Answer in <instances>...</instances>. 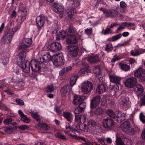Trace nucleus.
I'll list each match as a JSON object with an SVG mask.
<instances>
[{
	"label": "nucleus",
	"mask_w": 145,
	"mask_h": 145,
	"mask_svg": "<svg viewBox=\"0 0 145 145\" xmlns=\"http://www.w3.org/2000/svg\"><path fill=\"white\" fill-rule=\"evenodd\" d=\"M14 33V32L13 29L8 28L4 31V35L5 36H7L9 37H10L12 39Z\"/></svg>",
	"instance_id": "obj_28"
},
{
	"label": "nucleus",
	"mask_w": 145,
	"mask_h": 145,
	"mask_svg": "<svg viewBox=\"0 0 145 145\" xmlns=\"http://www.w3.org/2000/svg\"><path fill=\"white\" fill-rule=\"evenodd\" d=\"M100 59L98 55L95 56H91L88 59V61L91 63L94 64L99 62Z\"/></svg>",
	"instance_id": "obj_23"
},
{
	"label": "nucleus",
	"mask_w": 145,
	"mask_h": 145,
	"mask_svg": "<svg viewBox=\"0 0 145 145\" xmlns=\"http://www.w3.org/2000/svg\"><path fill=\"white\" fill-rule=\"evenodd\" d=\"M101 99V97L97 95L93 98L91 100L90 107L91 109L97 106L99 104Z\"/></svg>",
	"instance_id": "obj_15"
},
{
	"label": "nucleus",
	"mask_w": 145,
	"mask_h": 145,
	"mask_svg": "<svg viewBox=\"0 0 145 145\" xmlns=\"http://www.w3.org/2000/svg\"><path fill=\"white\" fill-rule=\"evenodd\" d=\"M129 101L128 97L126 96H122L119 100L120 104L123 105H127Z\"/></svg>",
	"instance_id": "obj_29"
},
{
	"label": "nucleus",
	"mask_w": 145,
	"mask_h": 145,
	"mask_svg": "<svg viewBox=\"0 0 145 145\" xmlns=\"http://www.w3.org/2000/svg\"><path fill=\"white\" fill-rule=\"evenodd\" d=\"M144 73H145V70L142 68L138 69L134 73V75L135 77L139 78Z\"/></svg>",
	"instance_id": "obj_27"
},
{
	"label": "nucleus",
	"mask_w": 145,
	"mask_h": 145,
	"mask_svg": "<svg viewBox=\"0 0 145 145\" xmlns=\"http://www.w3.org/2000/svg\"><path fill=\"white\" fill-rule=\"evenodd\" d=\"M63 116L69 121H71L73 119V116L69 112H65L63 113Z\"/></svg>",
	"instance_id": "obj_32"
},
{
	"label": "nucleus",
	"mask_w": 145,
	"mask_h": 145,
	"mask_svg": "<svg viewBox=\"0 0 145 145\" xmlns=\"http://www.w3.org/2000/svg\"><path fill=\"white\" fill-rule=\"evenodd\" d=\"M2 129L5 133H11L12 132V128L3 127Z\"/></svg>",
	"instance_id": "obj_47"
},
{
	"label": "nucleus",
	"mask_w": 145,
	"mask_h": 145,
	"mask_svg": "<svg viewBox=\"0 0 145 145\" xmlns=\"http://www.w3.org/2000/svg\"><path fill=\"white\" fill-rule=\"evenodd\" d=\"M125 24L123 23L122 24H121L117 29L116 31V33H118L122 29H123L125 27Z\"/></svg>",
	"instance_id": "obj_58"
},
{
	"label": "nucleus",
	"mask_w": 145,
	"mask_h": 145,
	"mask_svg": "<svg viewBox=\"0 0 145 145\" xmlns=\"http://www.w3.org/2000/svg\"><path fill=\"white\" fill-rule=\"evenodd\" d=\"M55 89L54 86L52 84L47 86L46 89V91L47 92H52Z\"/></svg>",
	"instance_id": "obj_43"
},
{
	"label": "nucleus",
	"mask_w": 145,
	"mask_h": 145,
	"mask_svg": "<svg viewBox=\"0 0 145 145\" xmlns=\"http://www.w3.org/2000/svg\"><path fill=\"white\" fill-rule=\"evenodd\" d=\"M138 49L135 48L134 50H132L130 52L131 55L133 56H139V54L138 53Z\"/></svg>",
	"instance_id": "obj_46"
},
{
	"label": "nucleus",
	"mask_w": 145,
	"mask_h": 145,
	"mask_svg": "<svg viewBox=\"0 0 145 145\" xmlns=\"http://www.w3.org/2000/svg\"><path fill=\"white\" fill-rule=\"evenodd\" d=\"M116 116L114 119L118 123H121L125 119V114L120 112H118L116 113Z\"/></svg>",
	"instance_id": "obj_21"
},
{
	"label": "nucleus",
	"mask_w": 145,
	"mask_h": 145,
	"mask_svg": "<svg viewBox=\"0 0 145 145\" xmlns=\"http://www.w3.org/2000/svg\"><path fill=\"white\" fill-rule=\"evenodd\" d=\"M102 123L103 127L106 129H112L115 127L114 121L110 118H107L103 119Z\"/></svg>",
	"instance_id": "obj_4"
},
{
	"label": "nucleus",
	"mask_w": 145,
	"mask_h": 145,
	"mask_svg": "<svg viewBox=\"0 0 145 145\" xmlns=\"http://www.w3.org/2000/svg\"><path fill=\"white\" fill-rule=\"evenodd\" d=\"M85 99V97L84 96L75 95L74 96L72 103L74 105H78L81 102L83 101Z\"/></svg>",
	"instance_id": "obj_19"
},
{
	"label": "nucleus",
	"mask_w": 145,
	"mask_h": 145,
	"mask_svg": "<svg viewBox=\"0 0 145 145\" xmlns=\"http://www.w3.org/2000/svg\"><path fill=\"white\" fill-rule=\"evenodd\" d=\"M67 49L68 53L72 57L76 56L79 50L77 46L73 45L68 46H67Z\"/></svg>",
	"instance_id": "obj_7"
},
{
	"label": "nucleus",
	"mask_w": 145,
	"mask_h": 145,
	"mask_svg": "<svg viewBox=\"0 0 145 145\" xmlns=\"http://www.w3.org/2000/svg\"><path fill=\"white\" fill-rule=\"evenodd\" d=\"M83 110L81 109L79 106H78L75 108L74 112L76 115L79 114L82 112Z\"/></svg>",
	"instance_id": "obj_60"
},
{
	"label": "nucleus",
	"mask_w": 145,
	"mask_h": 145,
	"mask_svg": "<svg viewBox=\"0 0 145 145\" xmlns=\"http://www.w3.org/2000/svg\"><path fill=\"white\" fill-rule=\"evenodd\" d=\"M120 127L122 130L127 133H129L132 131L130 121L127 120L121 125Z\"/></svg>",
	"instance_id": "obj_13"
},
{
	"label": "nucleus",
	"mask_w": 145,
	"mask_h": 145,
	"mask_svg": "<svg viewBox=\"0 0 145 145\" xmlns=\"http://www.w3.org/2000/svg\"><path fill=\"white\" fill-rule=\"evenodd\" d=\"M53 8V10L55 12L59 14L60 16H62L63 14L64 7L62 5L58 3H54Z\"/></svg>",
	"instance_id": "obj_12"
},
{
	"label": "nucleus",
	"mask_w": 145,
	"mask_h": 145,
	"mask_svg": "<svg viewBox=\"0 0 145 145\" xmlns=\"http://www.w3.org/2000/svg\"><path fill=\"white\" fill-rule=\"evenodd\" d=\"M67 42L69 44H76L78 42L77 37L76 34H69L68 35Z\"/></svg>",
	"instance_id": "obj_18"
},
{
	"label": "nucleus",
	"mask_w": 145,
	"mask_h": 145,
	"mask_svg": "<svg viewBox=\"0 0 145 145\" xmlns=\"http://www.w3.org/2000/svg\"><path fill=\"white\" fill-rule=\"evenodd\" d=\"M9 55L8 54L6 53L2 57V63L4 65H6L8 63L9 61Z\"/></svg>",
	"instance_id": "obj_34"
},
{
	"label": "nucleus",
	"mask_w": 145,
	"mask_h": 145,
	"mask_svg": "<svg viewBox=\"0 0 145 145\" xmlns=\"http://www.w3.org/2000/svg\"><path fill=\"white\" fill-rule=\"evenodd\" d=\"M31 114V116L39 123L41 122V119L37 112H35L34 111H31L29 112Z\"/></svg>",
	"instance_id": "obj_25"
},
{
	"label": "nucleus",
	"mask_w": 145,
	"mask_h": 145,
	"mask_svg": "<svg viewBox=\"0 0 145 145\" xmlns=\"http://www.w3.org/2000/svg\"><path fill=\"white\" fill-rule=\"evenodd\" d=\"M140 101V105L141 106L145 105V95L141 98Z\"/></svg>",
	"instance_id": "obj_64"
},
{
	"label": "nucleus",
	"mask_w": 145,
	"mask_h": 145,
	"mask_svg": "<svg viewBox=\"0 0 145 145\" xmlns=\"http://www.w3.org/2000/svg\"><path fill=\"white\" fill-rule=\"evenodd\" d=\"M121 36L122 34H119L112 37L111 38V40L112 41H115L121 38Z\"/></svg>",
	"instance_id": "obj_52"
},
{
	"label": "nucleus",
	"mask_w": 145,
	"mask_h": 145,
	"mask_svg": "<svg viewBox=\"0 0 145 145\" xmlns=\"http://www.w3.org/2000/svg\"><path fill=\"white\" fill-rule=\"evenodd\" d=\"M60 37L62 39H64L68 35V33L65 31H61L60 32Z\"/></svg>",
	"instance_id": "obj_50"
},
{
	"label": "nucleus",
	"mask_w": 145,
	"mask_h": 145,
	"mask_svg": "<svg viewBox=\"0 0 145 145\" xmlns=\"http://www.w3.org/2000/svg\"><path fill=\"white\" fill-rule=\"evenodd\" d=\"M120 67L121 69L124 71H127L130 69V67L127 64L122 63H120L119 64Z\"/></svg>",
	"instance_id": "obj_31"
},
{
	"label": "nucleus",
	"mask_w": 145,
	"mask_h": 145,
	"mask_svg": "<svg viewBox=\"0 0 145 145\" xmlns=\"http://www.w3.org/2000/svg\"><path fill=\"white\" fill-rule=\"evenodd\" d=\"M38 125L39 127L45 130H49L50 129V127L48 125L45 123H41L40 122L38 123Z\"/></svg>",
	"instance_id": "obj_33"
},
{
	"label": "nucleus",
	"mask_w": 145,
	"mask_h": 145,
	"mask_svg": "<svg viewBox=\"0 0 145 145\" xmlns=\"http://www.w3.org/2000/svg\"><path fill=\"white\" fill-rule=\"evenodd\" d=\"M45 18V16L43 14L40 15L36 18V21L38 31L40 30L41 28L44 25Z\"/></svg>",
	"instance_id": "obj_10"
},
{
	"label": "nucleus",
	"mask_w": 145,
	"mask_h": 145,
	"mask_svg": "<svg viewBox=\"0 0 145 145\" xmlns=\"http://www.w3.org/2000/svg\"><path fill=\"white\" fill-rule=\"evenodd\" d=\"M48 49L52 52H57L61 49V46L60 43L57 42H53L48 47Z\"/></svg>",
	"instance_id": "obj_11"
},
{
	"label": "nucleus",
	"mask_w": 145,
	"mask_h": 145,
	"mask_svg": "<svg viewBox=\"0 0 145 145\" xmlns=\"http://www.w3.org/2000/svg\"><path fill=\"white\" fill-rule=\"evenodd\" d=\"M65 128L66 129H69L70 131H77L76 130V129H75L74 128L72 127L69 124V123H68L65 126Z\"/></svg>",
	"instance_id": "obj_54"
},
{
	"label": "nucleus",
	"mask_w": 145,
	"mask_h": 145,
	"mask_svg": "<svg viewBox=\"0 0 145 145\" xmlns=\"http://www.w3.org/2000/svg\"><path fill=\"white\" fill-rule=\"evenodd\" d=\"M112 32L111 30L109 28H107L105 30H104V32H102V33H103L104 35H106L109 33H111Z\"/></svg>",
	"instance_id": "obj_63"
},
{
	"label": "nucleus",
	"mask_w": 145,
	"mask_h": 145,
	"mask_svg": "<svg viewBox=\"0 0 145 145\" xmlns=\"http://www.w3.org/2000/svg\"><path fill=\"white\" fill-rule=\"evenodd\" d=\"M88 125L91 128L92 132L95 134L99 132V127L97 125L96 122L94 120L90 119L88 120Z\"/></svg>",
	"instance_id": "obj_9"
},
{
	"label": "nucleus",
	"mask_w": 145,
	"mask_h": 145,
	"mask_svg": "<svg viewBox=\"0 0 145 145\" xmlns=\"http://www.w3.org/2000/svg\"><path fill=\"white\" fill-rule=\"evenodd\" d=\"M51 57L50 53L47 52L46 54H44L40 58L39 61L40 62L46 64H45L48 62L50 59Z\"/></svg>",
	"instance_id": "obj_20"
},
{
	"label": "nucleus",
	"mask_w": 145,
	"mask_h": 145,
	"mask_svg": "<svg viewBox=\"0 0 145 145\" xmlns=\"http://www.w3.org/2000/svg\"><path fill=\"white\" fill-rule=\"evenodd\" d=\"M21 65H18L21 67L22 71L25 73H28L30 71L29 62L26 60V61L21 63Z\"/></svg>",
	"instance_id": "obj_16"
},
{
	"label": "nucleus",
	"mask_w": 145,
	"mask_h": 145,
	"mask_svg": "<svg viewBox=\"0 0 145 145\" xmlns=\"http://www.w3.org/2000/svg\"><path fill=\"white\" fill-rule=\"evenodd\" d=\"M26 55V52L24 50L19 53L17 59V64L18 65L21 66L22 63L26 61V60H25Z\"/></svg>",
	"instance_id": "obj_14"
},
{
	"label": "nucleus",
	"mask_w": 145,
	"mask_h": 145,
	"mask_svg": "<svg viewBox=\"0 0 145 145\" xmlns=\"http://www.w3.org/2000/svg\"><path fill=\"white\" fill-rule=\"evenodd\" d=\"M133 91L138 97H140L143 94V87L140 84H138L135 87Z\"/></svg>",
	"instance_id": "obj_17"
},
{
	"label": "nucleus",
	"mask_w": 145,
	"mask_h": 145,
	"mask_svg": "<svg viewBox=\"0 0 145 145\" xmlns=\"http://www.w3.org/2000/svg\"><path fill=\"white\" fill-rule=\"evenodd\" d=\"M22 40L29 47L32 44V40L31 38H23Z\"/></svg>",
	"instance_id": "obj_36"
},
{
	"label": "nucleus",
	"mask_w": 145,
	"mask_h": 145,
	"mask_svg": "<svg viewBox=\"0 0 145 145\" xmlns=\"http://www.w3.org/2000/svg\"><path fill=\"white\" fill-rule=\"evenodd\" d=\"M121 138L122 139H124L123 143H124V145H132V141L124 136H122Z\"/></svg>",
	"instance_id": "obj_39"
},
{
	"label": "nucleus",
	"mask_w": 145,
	"mask_h": 145,
	"mask_svg": "<svg viewBox=\"0 0 145 145\" xmlns=\"http://www.w3.org/2000/svg\"><path fill=\"white\" fill-rule=\"evenodd\" d=\"M4 91L7 94L11 95L12 97H14L16 96L15 94L10 91L9 89L4 90Z\"/></svg>",
	"instance_id": "obj_59"
},
{
	"label": "nucleus",
	"mask_w": 145,
	"mask_h": 145,
	"mask_svg": "<svg viewBox=\"0 0 145 145\" xmlns=\"http://www.w3.org/2000/svg\"><path fill=\"white\" fill-rule=\"evenodd\" d=\"M66 11L68 15V17L70 18H72L73 17L74 13V8L73 7L68 8Z\"/></svg>",
	"instance_id": "obj_35"
},
{
	"label": "nucleus",
	"mask_w": 145,
	"mask_h": 145,
	"mask_svg": "<svg viewBox=\"0 0 145 145\" xmlns=\"http://www.w3.org/2000/svg\"><path fill=\"white\" fill-rule=\"evenodd\" d=\"M81 90L82 92L85 94H88L91 91L88 88L86 87V86L83 83L82 86Z\"/></svg>",
	"instance_id": "obj_42"
},
{
	"label": "nucleus",
	"mask_w": 145,
	"mask_h": 145,
	"mask_svg": "<svg viewBox=\"0 0 145 145\" xmlns=\"http://www.w3.org/2000/svg\"><path fill=\"white\" fill-rule=\"evenodd\" d=\"M29 48L28 46L22 40V42L19 43L17 47L18 49L23 50Z\"/></svg>",
	"instance_id": "obj_38"
},
{
	"label": "nucleus",
	"mask_w": 145,
	"mask_h": 145,
	"mask_svg": "<svg viewBox=\"0 0 145 145\" xmlns=\"http://www.w3.org/2000/svg\"><path fill=\"white\" fill-rule=\"evenodd\" d=\"M107 88V86L103 84H100L96 89L97 93L99 94L103 93L106 91Z\"/></svg>",
	"instance_id": "obj_22"
},
{
	"label": "nucleus",
	"mask_w": 145,
	"mask_h": 145,
	"mask_svg": "<svg viewBox=\"0 0 145 145\" xmlns=\"http://www.w3.org/2000/svg\"><path fill=\"white\" fill-rule=\"evenodd\" d=\"M15 101L20 106L23 105L24 104V101L22 100L19 98L16 99Z\"/></svg>",
	"instance_id": "obj_56"
},
{
	"label": "nucleus",
	"mask_w": 145,
	"mask_h": 145,
	"mask_svg": "<svg viewBox=\"0 0 145 145\" xmlns=\"http://www.w3.org/2000/svg\"><path fill=\"white\" fill-rule=\"evenodd\" d=\"M12 121L11 118H7L4 120L3 122L4 124L8 125L11 124Z\"/></svg>",
	"instance_id": "obj_62"
},
{
	"label": "nucleus",
	"mask_w": 145,
	"mask_h": 145,
	"mask_svg": "<svg viewBox=\"0 0 145 145\" xmlns=\"http://www.w3.org/2000/svg\"><path fill=\"white\" fill-rule=\"evenodd\" d=\"M123 140L124 139H122L121 138H117L116 141V145H124Z\"/></svg>",
	"instance_id": "obj_49"
},
{
	"label": "nucleus",
	"mask_w": 145,
	"mask_h": 145,
	"mask_svg": "<svg viewBox=\"0 0 145 145\" xmlns=\"http://www.w3.org/2000/svg\"><path fill=\"white\" fill-rule=\"evenodd\" d=\"M19 8V10L22 12L21 16H20V21L18 22L16 26L14 28V30L16 31L19 29L21 27L23 22L26 19L27 16L26 6L25 5L20 3Z\"/></svg>",
	"instance_id": "obj_3"
},
{
	"label": "nucleus",
	"mask_w": 145,
	"mask_h": 145,
	"mask_svg": "<svg viewBox=\"0 0 145 145\" xmlns=\"http://www.w3.org/2000/svg\"><path fill=\"white\" fill-rule=\"evenodd\" d=\"M85 65L86 67L85 68L82 69L80 71L81 75H82L87 74L89 71L87 69L89 67L88 65L87 64H86Z\"/></svg>",
	"instance_id": "obj_41"
},
{
	"label": "nucleus",
	"mask_w": 145,
	"mask_h": 145,
	"mask_svg": "<svg viewBox=\"0 0 145 145\" xmlns=\"http://www.w3.org/2000/svg\"><path fill=\"white\" fill-rule=\"evenodd\" d=\"M100 10L102 11L105 16L107 17L113 18L116 17L118 15V12L114 10H108L101 8Z\"/></svg>",
	"instance_id": "obj_5"
},
{
	"label": "nucleus",
	"mask_w": 145,
	"mask_h": 145,
	"mask_svg": "<svg viewBox=\"0 0 145 145\" xmlns=\"http://www.w3.org/2000/svg\"><path fill=\"white\" fill-rule=\"evenodd\" d=\"M52 28L53 29L57 31L59 28L58 25V22L57 21H54V22L53 23L52 25Z\"/></svg>",
	"instance_id": "obj_51"
},
{
	"label": "nucleus",
	"mask_w": 145,
	"mask_h": 145,
	"mask_svg": "<svg viewBox=\"0 0 145 145\" xmlns=\"http://www.w3.org/2000/svg\"><path fill=\"white\" fill-rule=\"evenodd\" d=\"M32 70L34 72H38L41 73L42 72H46L48 71V66L46 64H44L40 61L35 59L33 61L31 65Z\"/></svg>",
	"instance_id": "obj_1"
},
{
	"label": "nucleus",
	"mask_w": 145,
	"mask_h": 145,
	"mask_svg": "<svg viewBox=\"0 0 145 145\" xmlns=\"http://www.w3.org/2000/svg\"><path fill=\"white\" fill-rule=\"evenodd\" d=\"M64 61L63 54L62 53H61L54 58L52 62L54 65L56 66H59L62 65Z\"/></svg>",
	"instance_id": "obj_6"
},
{
	"label": "nucleus",
	"mask_w": 145,
	"mask_h": 145,
	"mask_svg": "<svg viewBox=\"0 0 145 145\" xmlns=\"http://www.w3.org/2000/svg\"><path fill=\"white\" fill-rule=\"evenodd\" d=\"M56 137L62 140H67L66 137L64 135H62L61 133L58 132L56 134Z\"/></svg>",
	"instance_id": "obj_48"
},
{
	"label": "nucleus",
	"mask_w": 145,
	"mask_h": 145,
	"mask_svg": "<svg viewBox=\"0 0 145 145\" xmlns=\"http://www.w3.org/2000/svg\"><path fill=\"white\" fill-rule=\"evenodd\" d=\"M104 111L103 109L100 107H98L96 108L94 111V114L97 115H100L103 114Z\"/></svg>",
	"instance_id": "obj_45"
},
{
	"label": "nucleus",
	"mask_w": 145,
	"mask_h": 145,
	"mask_svg": "<svg viewBox=\"0 0 145 145\" xmlns=\"http://www.w3.org/2000/svg\"><path fill=\"white\" fill-rule=\"evenodd\" d=\"M78 78V74L74 75L71 77L70 81L71 86L69 85H65L61 89V93L62 96H65L68 93V89L70 90L72 88L75 84Z\"/></svg>",
	"instance_id": "obj_2"
},
{
	"label": "nucleus",
	"mask_w": 145,
	"mask_h": 145,
	"mask_svg": "<svg viewBox=\"0 0 145 145\" xmlns=\"http://www.w3.org/2000/svg\"><path fill=\"white\" fill-rule=\"evenodd\" d=\"M78 106L83 110L86 107V104L85 102L82 101L78 104Z\"/></svg>",
	"instance_id": "obj_57"
},
{
	"label": "nucleus",
	"mask_w": 145,
	"mask_h": 145,
	"mask_svg": "<svg viewBox=\"0 0 145 145\" xmlns=\"http://www.w3.org/2000/svg\"><path fill=\"white\" fill-rule=\"evenodd\" d=\"M76 127L78 129L82 131H83L85 132H88V127L87 125L85 124L82 123H78L76 126Z\"/></svg>",
	"instance_id": "obj_24"
},
{
	"label": "nucleus",
	"mask_w": 145,
	"mask_h": 145,
	"mask_svg": "<svg viewBox=\"0 0 145 145\" xmlns=\"http://www.w3.org/2000/svg\"><path fill=\"white\" fill-rule=\"evenodd\" d=\"M21 120L23 121L26 123H29L30 121V120L25 115L22 118Z\"/></svg>",
	"instance_id": "obj_61"
},
{
	"label": "nucleus",
	"mask_w": 145,
	"mask_h": 145,
	"mask_svg": "<svg viewBox=\"0 0 145 145\" xmlns=\"http://www.w3.org/2000/svg\"><path fill=\"white\" fill-rule=\"evenodd\" d=\"M85 33L88 35H91L93 32L92 28H87L85 29Z\"/></svg>",
	"instance_id": "obj_55"
},
{
	"label": "nucleus",
	"mask_w": 145,
	"mask_h": 145,
	"mask_svg": "<svg viewBox=\"0 0 145 145\" xmlns=\"http://www.w3.org/2000/svg\"><path fill=\"white\" fill-rule=\"evenodd\" d=\"M107 114L110 117L115 119L116 116V113H114L112 110H107L106 112Z\"/></svg>",
	"instance_id": "obj_40"
},
{
	"label": "nucleus",
	"mask_w": 145,
	"mask_h": 145,
	"mask_svg": "<svg viewBox=\"0 0 145 145\" xmlns=\"http://www.w3.org/2000/svg\"><path fill=\"white\" fill-rule=\"evenodd\" d=\"M109 78L112 82L119 84L120 82L121 78L120 77L117 76L110 75L109 76Z\"/></svg>",
	"instance_id": "obj_26"
},
{
	"label": "nucleus",
	"mask_w": 145,
	"mask_h": 145,
	"mask_svg": "<svg viewBox=\"0 0 145 145\" xmlns=\"http://www.w3.org/2000/svg\"><path fill=\"white\" fill-rule=\"evenodd\" d=\"M83 84L86 86L87 88H88L91 91L93 89V84L91 82L87 81L84 83Z\"/></svg>",
	"instance_id": "obj_44"
},
{
	"label": "nucleus",
	"mask_w": 145,
	"mask_h": 145,
	"mask_svg": "<svg viewBox=\"0 0 145 145\" xmlns=\"http://www.w3.org/2000/svg\"><path fill=\"white\" fill-rule=\"evenodd\" d=\"M137 82V78L133 77H130L126 79L125 82V85L126 87L131 88L135 86Z\"/></svg>",
	"instance_id": "obj_8"
},
{
	"label": "nucleus",
	"mask_w": 145,
	"mask_h": 145,
	"mask_svg": "<svg viewBox=\"0 0 145 145\" xmlns=\"http://www.w3.org/2000/svg\"><path fill=\"white\" fill-rule=\"evenodd\" d=\"M139 119L142 123L145 124V116L142 112L140 114Z\"/></svg>",
	"instance_id": "obj_53"
},
{
	"label": "nucleus",
	"mask_w": 145,
	"mask_h": 145,
	"mask_svg": "<svg viewBox=\"0 0 145 145\" xmlns=\"http://www.w3.org/2000/svg\"><path fill=\"white\" fill-rule=\"evenodd\" d=\"M2 39L4 43L7 44L10 43L11 42L12 38L10 37H8L7 36H5V35H4Z\"/></svg>",
	"instance_id": "obj_37"
},
{
	"label": "nucleus",
	"mask_w": 145,
	"mask_h": 145,
	"mask_svg": "<svg viewBox=\"0 0 145 145\" xmlns=\"http://www.w3.org/2000/svg\"><path fill=\"white\" fill-rule=\"evenodd\" d=\"M67 31L69 33L73 34H76L77 33L76 29L74 27L73 25L72 24H71L69 25Z\"/></svg>",
	"instance_id": "obj_30"
}]
</instances>
